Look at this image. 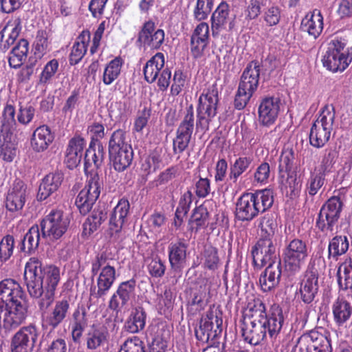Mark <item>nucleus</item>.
Segmentation results:
<instances>
[{"instance_id": "7", "label": "nucleus", "mask_w": 352, "mask_h": 352, "mask_svg": "<svg viewBox=\"0 0 352 352\" xmlns=\"http://www.w3.org/2000/svg\"><path fill=\"white\" fill-rule=\"evenodd\" d=\"M116 273L115 267L107 262L104 256H98L91 265L92 275H97V290L91 292V296L96 298L105 296L116 280Z\"/></svg>"}, {"instance_id": "3", "label": "nucleus", "mask_w": 352, "mask_h": 352, "mask_svg": "<svg viewBox=\"0 0 352 352\" xmlns=\"http://www.w3.org/2000/svg\"><path fill=\"white\" fill-rule=\"evenodd\" d=\"M273 203L274 195L270 189L244 193L236 201V218L242 221H250L271 208Z\"/></svg>"}, {"instance_id": "18", "label": "nucleus", "mask_w": 352, "mask_h": 352, "mask_svg": "<svg viewBox=\"0 0 352 352\" xmlns=\"http://www.w3.org/2000/svg\"><path fill=\"white\" fill-rule=\"evenodd\" d=\"M38 336V332L35 325L21 327L12 338L11 352H32Z\"/></svg>"}, {"instance_id": "40", "label": "nucleus", "mask_w": 352, "mask_h": 352, "mask_svg": "<svg viewBox=\"0 0 352 352\" xmlns=\"http://www.w3.org/2000/svg\"><path fill=\"white\" fill-rule=\"evenodd\" d=\"M332 311L335 322L341 326L351 316L352 306L345 299L338 298L332 305Z\"/></svg>"}, {"instance_id": "20", "label": "nucleus", "mask_w": 352, "mask_h": 352, "mask_svg": "<svg viewBox=\"0 0 352 352\" xmlns=\"http://www.w3.org/2000/svg\"><path fill=\"white\" fill-rule=\"evenodd\" d=\"M281 102L276 97H265L263 98L258 108V121L263 126L270 127L273 125L278 117Z\"/></svg>"}, {"instance_id": "42", "label": "nucleus", "mask_w": 352, "mask_h": 352, "mask_svg": "<svg viewBox=\"0 0 352 352\" xmlns=\"http://www.w3.org/2000/svg\"><path fill=\"white\" fill-rule=\"evenodd\" d=\"M21 28L19 23H7L0 31V47L6 51L18 37Z\"/></svg>"}, {"instance_id": "15", "label": "nucleus", "mask_w": 352, "mask_h": 352, "mask_svg": "<svg viewBox=\"0 0 352 352\" xmlns=\"http://www.w3.org/2000/svg\"><path fill=\"white\" fill-rule=\"evenodd\" d=\"M195 127L194 110L192 105L186 108L184 119L179 125L176 137L173 140V152L182 153L188 146Z\"/></svg>"}, {"instance_id": "29", "label": "nucleus", "mask_w": 352, "mask_h": 352, "mask_svg": "<svg viewBox=\"0 0 352 352\" xmlns=\"http://www.w3.org/2000/svg\"><path fill=\"white\" fill-rule=\"evenodd\" d=\"M63 180V175L61 173L56 172L47 174L40 184L38 192V198L40 200H45L52 194L55 192Z\"/></svg>"}, {"instance_id": "53", "label": "nucleus", "mask_w": 352, "mask_h": 352, "mask_svg": "<svg viewBox=\"0 0 352 352\" xmlns=\"http://www.w3.org/2000/svg\"><path fill=\"white\" fill-rule=\"evenodd\" d=\"M213 6L212 0H197L194 10V16L196 20H206L210 14Z\"/></svg>"}, {"instance_id": "50", "label": "nucleus", "mask_w": 352, "mask_h": 352, "mask_svg": "<svg viewBox=\"0 0 352 352\" xmlns=\"http://www.w3.org/2000/svg\"><path fill=\"white\" fill-rule=\"evenodd\" d=\"M208 211L204 206L197 207L191 216L190 223L191 228L197 231L206 225L208 219Z\"/></svg>"}, {"instance_id": "27", "label": "nucleus", "mask_w": 352, "mask_h": 352, "mask_svg": "<svg viewBox=\"0 0 352 352\" xmlns=\"http://www.w3.org/2000/svg\"><path fill=\"white\" fill-rule=\"evenodd\" d=\"M54 135L47 125L37 127L33 132L30 140L32 148L35 152L45 151L54 140Z\"/></svg>"}, {"instance_id": "38", "label": "nucleus", "mask_w": 352, "mask_h": 352, "mask_svg": "<svg viewBox=\"0 0 352 352\" xmlns=\"http://www.w3.org/2000/svg\"><path fill=\"white\" fill-rule=\"evenodd\" d=\"M114 169L118 172H123L132 164L133 160V151L132 147L117 152L109 153Z\"/></svg>"}, {"instance_id": "16", "label": "nucleus", "mask_w": 352, "mask_h": 352, "mask_svg": "<svg viewBox=\"0 0 352 352\" xmlns=\"http://www.w3.org/2000/svg\"><path fill=\"white\" fill-rule=\"evenodd\" d=\"M3 313L4 329L10 330L18 327L24 322L28 315V307L24 298L6 304Z\"/></svg>"}, {"instance_id": "36", "label": "nucleus", "mask_w": 352, "mask_h": 352, "mask_svg": "<svg viewBox=\"0 0 352 352\" xmlns=\"http://www.w3.org/2000/svg\"><path fill=\"white\" fill-rule=\"evenodd\" d=\"M153 24L144 23V28L140 34V37L151 47L157 49L164 41V32L161 29L154 31Z\"/></svg>"}, {"instance_id": "2", "label": "nucleus", "mask_w": 352, "mask_h": 352, "mask_svg": "<svg viewBox=\"0 0 352 352\" xmlns=\"http://www.w3.org/2000/svg\"><path fill=\"white\" fill-rule=\"evenodd\" d=\"M24 279L31 297L41 298L38 306L45 310L54 299L55 291L60 280V270L54 265H43L36 257L26 263Z\"/></svg>"}, {"instance_id": "12", "label": "nucleus", "mask_w": 352, "mask_h": 352, "mask_svg": "<svg viewBox=\"0 0 352 352\" xmlns=\"http://www.w3.org/2000/svg\"><path fill=\"white\" fill-rule=\"evenodd\" d=\"M69 221L60 210L52 211L41 222L42 238L54 241L60 238L66 232Z\"/></svg>"}, {"instance_id": "4", "label": "nucleus", "mask_w": 352, "mask_h": 352, "mask_svg": "<svg viewBox=\"0 0 352 352\" xmlns=\"http://www.w3.org/2000/svg\"><path fill=\"white\" fill-rule=\"evenodd\" d=\"M219 100L217 83L208 85L199 98L197 108V132L204 133L209 130L210 123L217 115Z\"/></svg>"}, {"instance_id": "64", "label": "nucleus", "mask_w": 352, "mask_h": 352, "mask_svg": "<svg viewBox=\"0 0 352 352\" xmlns=\"http://www.w3.org/2000/svg\"><path fill=\"white\" fill-rule=\"evenodd\" d=\"M87 133L89 134L92 144L100 143V140L104 137V127L99 122H93L87 128Z\"/></svg>"}, {"instance_id": "61", "label": "nucleus", "mask_w": 352, "mask_h": 352, "mask_svg": "<svg viewBox=\"0 0 352 352\" xmlns=\"http://www.w3.org/2000/svg\"><path fill=\"white\" fill-rule=\"evenodd\" d=\"M161 162L160 155L157 153H152L142 162V168L148 173L154 172L160 168Z\"/></svg>"}, {"instance_id": "24", "label": "nucleus", "mask_w": 352, "mask_h": 352, "mask_svg": "<svg viewBox=\"0 0 352 352\" xmlns=\"http://www.w3.org/2000/svg\"><path fill=\"white\" fill-rule=\"evenodd\" d=\"M85 145V139L79 135L69 140L65 158V162L69 169L74 168L80 162Z\"/></svg>"}, {"instance_id": "17", "label": "nucleus", "mask_w": 352, "mask_h": 352, "mask_svg": "<svg viewBox=\"0 0 352 352\" xmlns=\"http://www.w3.org/2000/svg\"><path fill=\"white\" fill-rule=\"evenodd\" d=\"M253 263L255 266L259 267L268 264L259 278L261 288L263 292L272 291L279 285L282 274V265L280 260L276 257V253L275 257L271 261L263 264H261V262H259L258 264H256L254 261Z\"/></svg>"}, {"instance_id": "22", "label": "nucleus", "mask_w": 352, "mask_h": 352, "mask_svg": "<svg viewBox=\"0 0 352 352\" xmlns=\"http://www.w3.org/2000/svg\"><path fill=\"white\" fill-rule=\"evenodd\" d=\"M135 285L134 279L121 283L109 300V309L118 312L126 305L135 294Z\"/></svg>"}, {"instance_id": "39", "label": "nucleus", "mask_w": 352, "mask_h": 352, "mask_svg": "<svg viewBox=\"0 0 352 352\" xmlns=\"http://www.w3.org/2000/svg\"><path fill=\"white\" fill-rule=\"evenodd\" d=\"M29 51V43L25 39H21L12 50L8 63L11 67H20L27 59Z\"/></svg>"}, {"instance_id": "11", "label": "nucleus", "mask_w": 352, "mask_h": 352, "mask_svg": "<svg viewBox=\"0 0 352 352\" xmlns=\"http://www.w3.org/2000/svg\"><path fill=\"white\" fill-rule=\"evenodd\" d=\"M222 323L220 312L209 309L201 318L199 327L195 329L196 338L203 343L213 341L221 333Z\"/></svg>"}, {"instance_id": "57", "label": "nucleus", "mask_w": 352, "mask_h": 352, "mask_svg": "<svg viewBox=\"0 0 352 352\" xmlns=\"http://www.w3.org/2000/svg\"><path fill=\"white\" fill-rule=\"evenodd\" d=\"M58 67L59 63L56 59H52L47 62L40 75L41 83L45 84L49 82L55 76Z\"/></svg>"}, {"instance_id": "10", "label": "nucleus", "mask_w": 352, "mask_h": 352, "mask_svg": "<svg viewBox=\"0 0 352 352\" xmlns=\"http://www.w3.org/2000/svg\"><path fill=\"white\" fill-rule=\"evenodd\" d=\"M102 188V180L99 175L97 173L91 174L76 199L75 204L80 214L85 215L91 210L100 196Z\"/></svg>"}, {"instance_id": "55", "label": "nucleus", "mask_w": 352, "mask_h": 352, "mask_svg": "<svg viewBox=\"0 0 352 352\" xmlns=\"http://www.w3.org/2000/svg\"><path fill=\"white\" fill-rule=\"evenodd\" d=\"M203 260L204 268L214 271L217 269L219 263L217 250L212 247L206 248L204 252Z\"/></svg>"}, {"instance_id": "14", "label": "nucleus", "mask_w": 352, "mask_h": 352, "mask_svg": "<svg viewBox=\"0 0 352 352\" xmlns=\"http://www.w3.org/2000/svg\"><path fill=\"white\" fill-rule=\"evenodd\" d=\"M292 352H331V346L327 336L312 331L299 338Z\"/></svg>"}, {"instance_id": "46", "label": "nucleus", "mask_w": 352, "mask_h": 352, "mask_svg": "<svg viewBox=\"0 0 352 352\" xmlns=\"http://www.w3.org/2000/svg\"><path fill=\"white\" fill-rule=\"evenodd\" d=\"M106 218L107 213L104 210L94 209L83 223L82 234L87 236L96 231Z\"/></svg>"}, {"instance_id": "21", "label": "nucleus", "mask_w": 352, "mask_h": 352, "mask_svg": "<svg viewBox=\"0 0 352 352\" xmlns=\"http://www.w3.org/2000/svg\"><path fill=\"white\" fill-rule=\"evenodd\" d=\"M27 188L23 182L16 179L9 188L6 197V208L12 212H20L26 201Z\"/></svg>"}, {"instance_id": "54", "label": "nucleus", "mask_w": 352, "mask_h": 352, "mask_svg": "<svg viewBox=\"0 0 352 352\" xmlns=\"http://www.w3.org/2000/svg\"><path fill=\"white\" fill-rule=\"evenodd\" d=\"M147 270L152 277L161 278L166 271L164 261L158 256L153 257L147 261Z\"/></svg>"}, {"instance_id": "26", "label": "nucleus", "mask_w": 352, "mask_h": 352, "mask_svg": "<svg viewBox=\"0 0 352 352\" xmlns=\"http://www.w3.org/2000/svg\"><path fill=\"white\" fill-rule=\"evenodd\" d=\"M261 68L257 60L249 63L241 75L239 85L254 93L258 86Z\"/></svg>"}, {"instance_id": "25", "label": "nucleus", "mask_w": 352, "mask_h": 352, "mask_svg": "<svg viewBox=\"0 0 352 352\" xmlns=\"http://www.w3.org/2000/svg\"><path fill=\"white\" fill-rule=\"evenodd\" d=\"M108 338L109 332L106 327L94 324L86 333V346L89 350L96 351L107 342Z\"/></svg>"}, {"instance_id": "56", "label": "nucleus", "mask_w": 352, "mask_h": 352, "mask_svg": "<svg viewBox=\"0 0 352 352\" xmlns=\"http://www.w3.org/2000/svg\"><path fill=\"white\" fill-rule=\"evenodd\" d=\"M14 241L12 236H4L0 242V260L3 262L8 261L13 253Z\"/></svg>"}, {"instance_id": "5", "label": "nucleus", "mask_w": 352, "mask_h": 352, "mask_svg": "<svg viewBox=\"0 0 352 352\" xmlns=\"http://www.w3.org/2000/svg\"><path fill=\"white\" fill-rule=\"evenodd\" d=\"M346 45L344 38L332 39L328 43L327 50L322 58L323 67L333 73L345 70L352 60V55Z\"/></svg>"}, {"instance_id": "34", "label": "nucleus", "mask_w": 352, "mask_h": 352, "mask_svg": "<svg viewBox=\"0 0 352 352\" xmlns=\"http://www.w3.org/2000/svg\"><path fill=\"white\" fill-rule=\"evenodd\" d=\"M146 314L141 307L133 309L124 323V329L129 333H136L146 324Z\"/></svg>"}, {"instance_id": "48", "label": "nucleus", "mask_w": 352, "mask_h": 352, "mask_svg": "<svg viewBox=\"0 0 352 352\" xmlns=\"http://www.w3.org/2000/svg\"><path fill=\"white\" fill-rule=\"evenodd\" d=\"M3 142L0 147V156L6 162H12L16 154L14 141L12 140V133H3Z\"/></svg>"}, {"instance_id": "1", "label": "nucleus", "mask_w": 352, "mask_h": 352, "mask_svg": "<svg viewBox=\"0 0 352 352\" xmlns=\"http://www.w3.org/2000/svg\"><path fill=\"white\" fill-rule=\"evenodd\" d=\"M241 335L247 343L256 346L270 338L275 340L284 322L282 309L276 306L267 314L264 302L259 298L248 303L241 321Z\"/></svg>"}, {"instance_id": "31", "label": "nucleus", "mask_w": 352, "mask_h": 352, "mask_svg": "<svg viewBox=\"0 0 352 352\" xmlns=\"http://www.w3.org/2000/svg\"><path fill=\"white\" fill-rule=\"evenodd\" d=\"M69 308V304L67 300L57 301L52 311L44 318V322L46 325L55 329L65 318Z\"/></svg>"}, {"instance_id": "59", "label": "nucleus", "mask_w": 352, "mask_h": 352, "mask_svg": "<svg viewBox=\"0 0 352 352\" xmlns=\"http://www.w3.org/2000/svg\"><path fill=\"white\" fill-rule=\"evenodd\" d=\"M294 153L292 149L287 148L283 151L279 160V171H290L293 166Z\"/></svg>"}, {"instance_id": "37", "label": "nucleus", "mask_w": 352, "mask_h": 352, "mask_svg": "<svg viewBox=\"0 0 352 352\" xmlns=\"http://www.w3.org/2000/svg\"><path fill=\"white\" fill-rule=\"evenodd\" d=\"M349 241L346 236H336L329 242L328 246V258L331 260L329 267L333 266V261H337L338 256L344 254L349 249Z\"/></svg>"}, {"instance_id": "32", "label": "nucleus", "mask_w": 352, "mask_h": 352, "mask_svg": "<svg viewBox=\"0 0 352 352\" xmlns=\"http://www.w3.org/2000/svg\"><path fill=\"white\" fill-rule=\"evenodd\" d=\"M164 66V56L158 52L147 61L144 67V79L148 82H155Z\"/></svg>"}, {"instance_id": "23", "label": "nucleus", "mask_w": 352, "mask_h": 352, "mask_svg": "<svg viewBox=\"0 0 352 352\" xmlns=\"http://www.w3.org/2000/svg\"><path fill=\"white\" fill-rule=\"evenodd\" d=\"M130 204L126 199H121L114 207L109 217V230L113 235L119 233L129 213Z\"/></svg>"}, {"instance_id": "35", "label": "nucleus", "mask_w": 352, "mask_h": 352, "mask_svg": "<svg viewBox=\"0 0 352 352\" xmlns=\"http://www.w3.org/2000/svg\"><path fill=\"white\" fill-rule=\"evenodd\" d=\"M253 162L251 155H240L234 162H230L228 179L233 183H236L239 177L242 175L250 166Z\"/></svg>"}, {"instance_id": "43", "label": "nucleus", "mask_w": 352, "mask_h": 352, "mask_svg": "<svg viewBox=\"0 0 352 352\" xmlns=\"http://www.w3.org/2000/svg\"><path fill=\"white\" fill-rule=\"evenodd\" d=\"M131 147V145L128 140L126 132L124 129H119L112 133L108 144L109 153Z\"/></svg>"}, {"instance_id": "33", "label": "nucleus", "mask_w": 352, "mask_h": 352, "mask_svg": "<svg viewBox=\"0 0 352 352\" xmlns=\"http://www.w3.org/2000/svg\"><path fill=\"white\" fill-rule=\"evenodd\" d=\"M90 34L88 31H82L74 43L69 56L71 65L78 64L84 57L87 50Z\"/></svg>"}, {"instance_id": "58", "label": "nucleus", "mask_w": 352, "mask_h": 352, "mask_svg": "<svg viewBox=\"0 0 352 352\" xmlns=\"http://www.w3.org/2000/svg\"><path fill=\"white\" fill-rule=\"evenodd\" d=\"M253 94L254 92L239 85L234 102L235 108L239 110L244 109L253 96Z\"/></svg>"}, {"instance_id": "19", "label": "nucleus", "mask_w": 352, "mask_h": 352, "mask_svg": "<svg viewBox=\"0 0 352 352\" xmlns=\"http://www.w3.org/2000/svg\"><path fill=\"white\" fill-rule=\"evenodd\" d=\"M318 272L314 266L309 265L300 283L298 298L305 304L311 303L318 292Z\"/></svg>"}, {"instance_id": "49", "label": "nucleus", "mask_w": 352, "mask_h": 352, "mask_svg": "<svg viewBox=\"0 0 352 352\" xmlns=\"http://www.w3.org/2000/svg\"><path fill=\"white\" fill-rule=\"evenodd\" d=\"M74 322L72 324V335L74 342H77L81 338L82 333L87 325L85 312L76 310L73 314Z\"/></svg>"}, {"instance_id": "9", "label": "nucleus", "mask_w": 352, "mask_h": 352, "mask_svg": "<svg viewBox=\"0 0 352 352\" xmlns=\"http://www.w3.org/2000/svg\"><path fill=\"white\" fill-rule=\"evenodd\" d=\"M334 120V112L328 109L322 111L310 130L309 142L311 146L320 148L328 142L331 137Z\"/></svg>"}, {"instance_id": "44", "label": "nucleus", "mask_w": 352, "mask_h": 352, "mask_svg": "<svg viewBox=\"0 0 352 352\" xmlns=\"http://www.w3.org/2000/svg\"><path fill=\"white\" fill-rule=\"evenodd\" d=\"M124 61L120 57H116L104 67L102 82L105 85H111L120 76Z\"/></svg>"}, {"instance_id": "13", "label": "nucleus", "mask_w": 352, "mask_h": 352, "mask_svg": "<svg viewBox=\"0 0 352 352\" xmlns=\"http://www.w3.org/2000/svg\"><path fill=\"white\" fill-rule=\"evenodd\" d=\"M343 204L338 197L329 199L320 208L316 221V226L322 232L333 231L338 221Z\"/></svg>"}, {"instance_id": "62", "label": "nucleus", "mask_w": 352, "mask_h": 352, "mask_svg": "<svg viewBox=\"0 0 352 352\" xmlns=\"http://www.w3.org/2000/svg\"><path fill=\"white\" fill-rule=\"evenodd\" d=\"M230 6L222 1L211 16V22H226L229 19Z\"/></svg>"}, {"instance_id": "28", "label": "nucleus", "mask_w": 352, "mask_h": 352, "mask_svg": "<svg viewBox=\"0 0 352 352\" xmlns=\"http://www.w3.org/2000/svg\"><path fill=\"white\" fill-rule=\"evenodd\" d=\"M187 245L182 240L172 242L168 247V259L175 270H181L186 265Z\"/></svg>"}, {"instance_id": "41", "label": "nucleus", "mask_w": 352, "mask_h": 352, "mask_svg": "<svg viewBox=\"0 0 352 352\" xmlns=\"http://www.w3.org/2000/svg\"><path fill=\"white\" fill-rule=\"evenodd\" d=\"M41 228L38 225L32 226L25 234L21 243V249L22 251L31 253L35 251L39 245L41 239L40 234Z\"/></svg>"}, {"instance_id": "63", "label": "nucleus", "mask_w": 352, "mask_h": 352, "mask_svg": "<svg viewBox=\"0 0 352 352\" xmlns=\"http://www.w3.org/2000/svg\"><path fill=\"white\" fill-rule=\"evenodd\" d=\"M143 342L138 337L133 336L127 339L121 346L119 352H143Z\"/></svg>"}, {"instance_id": "30", "label": "nucleus", "mask_w": 352, "mask_h": 352, "mask_svg": "<svg viewBox=\"0 0 352 352\" xmlns=\"http://www.w3.org/2000/svg\"><path fill=\"white\" fill-rule=\"evenodd\" d=\"M104 157V149L101 143L92 144L90 142L89 147L87 150L85 156V169L98 168L102 164Z\"/></svg>"}, {"instance_id": "6", "label": "nucleus", "mask_w": 352, "mask_h": 352, "mask_svg": "<svg viewBox=\"0 0 352 352\" xmlns=\"http://www.w3.org/2000/svg\"><path fill=\"white\" fill-rule=\"evenodd\" d=\"M261 226L262 232L265 235H262L252 250V258L256 264L259 262L263 264L275 257L276 248L272 239L278 229L277 223L272 217L267 218L263 221Z\"/></svg>"}, {"instance_id": "52", "label": "nucleus", "mask_w": 352, "mask_h": 352, "mask_svg": "<svg viewBox=\"0 0 352 352\" xmlns=\"http://www.w3.org/2000/svg\"><path fill=\"white\" fill-rule=\"evenodd\" d=\"M192 201V194L191 191L188 190L185 192L181 197L179 205L176 209L175 218L182 221L188 213Z\"/></svg>"}, {"instance_id": "45", "label": "nucleus", "mask_w": 352, "mask_h": 352, "mask_svg": "<svg viewBox=\"0 0 352 352\" xmlns=\"http://www.w3.org/2000/svg\"><path fill=\"white\" fill-rule=\"evenodd\" d=\"M338 283L340 289H352V261L346 259L340 263L337 272Z\"/></svg>"}, {"instance_id": "8", "label": "nucleus", "mask_w": 352, "mask_h": 352, "mask_svg": "<svg viewBox=\"0 0 352 352\" xmlns=\"http://www.w3.org/2000/svg\"><path fill=\"white\" fill-rule=\"evenodd\" d=\"M310 251L311 248L305 241L294 239L289 241L283 253L286 270L293 274L300 272L305 264Z\"/></svg>"}, {"instance_id": "60", "label": "nucleus", "mask_w": 352, "mask_h": 352, "mask_svg": "<svg viewBox=\"0 0 352 352\" xmlns=\"http://www.w3.org/2000/svg\"><path fill=\"white\" fill-rule=\"evenodd\" d=\"M270 166L267 162H263L256 168L254 178L255 182L261 184H266L270 177Z\"/></svg>"}, {"instance_id": "51", "label": "nucleus", "mask_w": 352, "mask_h": 352, "mask_svg": "<svg viewBox=\"0 0 352 352\" xmlns=\"http://www.w3.org/2000/svg\"><path fill=\"white\" fill-rule=\"evenodd\" d=\"M324 182V174L320 172H311L306 184V188L310 195H315Z\"/></svg>"}, {"instance_id": "47", "label": "nucleus", "mask_w": 352, "mask_h": 352, "mask_svg": "<svg viewBox=\"0 0 352 352\" xmlns=\"http://www.w3.org/2000/svg\"><path fill=\"white\" fill-rule=\"evenodd\" d=\"M16 110L14 105L8 102L3 107L0 123L2 133H11L10 130L16 125Z\"/></svg>"}]
</instances>
